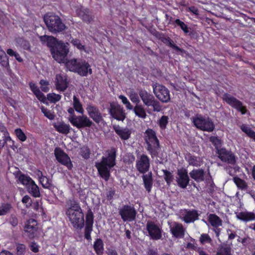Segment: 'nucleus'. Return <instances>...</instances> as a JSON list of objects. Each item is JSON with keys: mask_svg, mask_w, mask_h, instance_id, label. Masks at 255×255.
I'll return each mask as SVG.
<instances>
[{"mask_svg": "<svg viewBox=\"0 0 255 255\" xmlns=\"http://www.w3.org/2000/svg\"><path fill=\"white\" fill-rule=\"evenodd\" d=\"M116 150L112 149L107 155L103 156L102 159L96 163V167L100 175L107 181L110 177L111 170L115 165Z\"/></svg>", "mask_w": 255, "mask_h": 255, "instance_id": "1", "label": "nucleus"}, {"mask_svg": "<svg viewBox=\"0 0 255 255\" xmlns=\"http://www.w3.org/2000/svg\"><path fill=\"white\" fill-rule=\"evenodd\" d=\"M66 214L69 221L75 229H81L84 225V214L78 204H72L67 209Z\"/></svg>", "mask_w": 255, "mask_h": 255, "instance_id": "2", "label": "nucleus"}, {"mask_svg": "<svg viewBox=\"0 0 255 255\" xmlns=\"http://www.w3.org/2000/svg\"><path fill=\"white\" fill-rule=\"evenodd\" d=\"M66 68L70 71L78 73L82 76H86L92 72L90 64L80 59H73L66 63Z\"/></svg>", "mask_w": 255, "mask_h": 255, "instance_id": "3", "label": "nucleus"}, {"mask_svg": "<svg viewBox=\"0 0 255 255\" xmlns=\"http://www.w3.org/2000/svg\"><path fill=\"white\" fill-rule=\"evenodd\" d=\"M44 20L50 32L53 33L59 32L66 28L65 25L57 15L46 14L44 16Z\"/></svg>", "mask_w": 255, "mask_h": 255, "instance_id": "4", "label": "nucleus"}, {"mask_svg": "<svg viewBox=\"0 0 255 255\" xmlns=\"http://www.w3.org/2000/svg\"><path fill=\"white\" fill-rule=\"evenodd\" d=\"M139 96L143 104L147 107H152L153 111L158 112L161 110V106L159 103L155 99L153 95L148 93L146 91L140 90Z\"/></svg>", "mask_w": 255, "mask_h": 255, "instance_id": "5", "label": "nucleus"}, {"mask_svg": "<svg viewBox=\"0 0 255 255\" xmlns=\"http://www.w3.org/2000/svg\"><path fill=\"white\" fill-rule=\"evenodd\" d=\"M193 123L197 128L202 130L211 132L215 128L214 125L211 119L200 115H198L194 118Z\"/></svg>", "mask_w": 255, "mask_h": 255, "instance_id": "6", "label": "nucleus"}, {"mask_svg": "<svg viewBox=\"0 0 255 255\" xmlns=\"http://www.w3.org/2000/svg\"><path fill=\"white\" fill-rule=\"evenodd\" d=\"M145 140L147 144V149L152 155L157 153L159 148V141L157 139L155 132L152 129H147L145 131Z\"/></svg>", "mask_w": 255, "mask_h": 255, "instance_id": "7", "label": "nucleus"}, {"mask_svg": "<svg viewBox=\"0 0 255 255\" xmlns=\"http://www.w3.org/2000/svg\"><path fill=\"white\" fill-rule=\"evenodd\" d=\"M39 39L43 45L49 48H67L70 46L68 42L65 43L61 40H58L52 36H40Z\"/></svg>", "mask_w": 255, "mask_h": 255, "instance_id": "8", "label": "nucleus"}, {"mask_svg": "<svg viewBox=\"0 0 255 255\" xmlns=\"http://www.w3.org/2000/svg\"><path fill=\"white\" fill-rule=\"evenodd\" d=\"M69 121L73 126L78 128L90 127L92 124V122L86 116L71 115L69 118Z\"/></svg>", "mask_w": 255, "mask_h": 255, "instance_id": "9", "label": "nucleus"}, {"mask_svg": "<svg viewBox=\"0 0 255 255\" xmlns=\"http://www.w3.org/2000/svg\"><path fill=\"white\" fill-rule=\"evenodd\" d=\"M153 89L156 97L161 102L167 103L170 101L169 91L165 87L156 84L153 85Z\"/></svg>", "mask_w": 255, "mask_h": 255, "instance_id": "10", "label": "nucleus"}, {"mask_svg": "<svg viewBox=\"0 0 255 255\" xmlns=\"http://www.w3.org/2000/svg\"><path fill=\"white\" fill-rule=\"evenodd\" d=\"M54 154L57 160L61 164L71 169L73 164L69 156L61 148L56 147L54 150Z\"/></svg>", "mask_w": 255, "mask_h": 255, "instance_id": "11", "label": "nucleus"}, {"mask_svg": "<svg viewBox=\"0 0 255 255\" xmlns=\"http://www.w3.org/2000/svg\"><path fill=\"white\" fill-rule=\"evenodd\" d=\"M180 219L186 223L193 222L197 219L198 214L195 210H188L183 209L180 210L178 213Z\"/></svg>", "mask_w": 255, "mask_h": 255, "instance_id": "12", "label": "nucleus"}, {"mask_svg": "<svg viewBox=\"0 0 255 255\" xmlns=\"http://www.w3.org/2000/svg\"><path fill=\"white\" fill-rule=\"evenodd\" d=\"M119 213L124 221H131L134 219L136 212L133 207L125 206L120 209Z\"/></svg>", "mask_w": 255, "mask_h": 255, "instance_id": "13", "label": "nucleus"}, {"mask_svg": "<svg viewBox=\"0 0 255 255\" xmlns=\"http://www.w3.org/2000/svg\"><path fill=\"white\" fill-rule=\"evenodd\" d=\"M176 181L180 187L185 188L187 187L189 182L187 169L183 168L178 169Z\"/></svg>", "mask_w": 255, "mask_h": 255, "instance_id": "14", "label": "nucleus"}, {"mask_svg": "<svg viewBox=\"0 0 255 255\" xmlns=\"http://www.w3.org/2000/svg\"><path fill=\"white\" fill-rule=\"evenodd\" d=\"M146 229L152 239L157 240L161 238V228L153 222H148L146 224Z\"/></svg>", "mask_w": 255, "mask_h": 255, "instance_id": "15", "label": "nucleus"}, {"mask_svg": "<svg viewBox=\"0 0 255 255\" xmlns=\"http://www.w3.org/2000/svg\"><path fill=\"white\" fill-rule=\"evenodd\" d=\"M149 159L145 155L139 156L136 163V167L138 171L141 173L147 172L149 168Z\"/></svg>", "mask_w": 255, "mask_h": 255, "instance_id": "16", "label": "nucleus"}, {"mask_svg": "<svg viewBox=\"0 0 255 255\" xmlns=\"http://www.w3.org/2000/svg\"><path fill=\"white\" fill-rule=\"evenodd\" d=\"M68 49H51L53 58L58 63H66Z\"/></svg>", "mask_w": 255, "mask_h": 255, "instance_id": "17", "label": "nucleus"}, {"mask_svg": "<svg viewBox=\"0 0 255 255\" xmlns=\"http://www.w3.org/2000/svg\"><path fill=\"white\" fill-rule=\"evenodd\" d=\"M110 113L114 118L118 121H123L126 117L123 108L118 104L111 105Z\"/></svg>", "mask_w": 255, "mask_h": 255, "instance_id": "18", "label": "nucleus"}, {"mask_svg": "<svg viewBox=\"0 0 255 255\" xmlns=\"http://www.w3.org/2000/svg\"><path fill=\"white\" fill-rule=\"evenodd\" d=\"M217 153L219 158L222 161L231 164H234L235 162L234 155L231 151L226 150L225 148L218 149Z\"/></svg>", "mask_w": 255, "mask_h": 255, "instance_id": "19", "label": "nucleus"}, {"mask_svg": "<svg viewBox=\"0 0 255 255\" xmlns=\"http://www.w3.org/2000/svg\"><path fill=\"white\" fill-rule=\"evenodd\" d=\"M223 99L224 100H225L229 105L241 112L242 114H245L246 113V108L243 106L242 103L240 101L235 98L229 95L226 94L224 95Z\"/></svg>", "mask_w": 255, "mask_h": 255, "instance_id": "20", "label": "nucleus"}, {"mask_svg": "<svg viewBox=\"0 0 255 255\" xmlns=\"http://www.w3.org/2000/svg\"><path fill=\"white\" fill-rule=\"evenodd\" d=\"M37 229V221L33 219H29L24 226V231L27 233L28 236L30 238L34 237Z\"/></svg>", "mask_w": 255, "mask_h": 255, "instance_id": "21", "label": "nucleus"}, {"mask_svg": "<svg viewBox=\"0 0 255 255\" xmlns=\"http://www.w3.org/2000/svg\"><path fill=\"white\" fill-rule=\"evenodd\" d=\"M55 84L57 90L64 91L68 86L67 78L64 74H59L56 75Z\"/></svg>", "mask_w": 255, "mask_h": 255, "instance_id": "22", "label": "nucleus"}, {"mask_svg": "<svg viewBox=\"0 0 255 255\" xmlns=\"http://www.w3.org/2000/svg\"><path fill=\"white\" fill-rule=\"evenodd\" d=\"M170 229L172 235L176 238H182L184 235L185 230L181 224L176 222L169 223Z\"/></svg>", "mask_w": 255, "mask_h": 255, "instance_id": "23", "label": "nucleus"}, {"mask_svg": "<svg viewBox=\"0 0 255 255\" xmlns=\"http://www.w3.org/2000/svg\"><path fill=\"white\" fill-rule=\"evenodd\" d=\"M87 111L89 116L96 123H99L102 121V117L98 109L92 105H88Z\"/></svg>", "mask_w": 255, "mask_h": 255, "instance_id": "24", "label": "nucleus"}, {"mask_svg": "<svg viewBox=\"0 0 255 255\" xmlns=\"http://www.w3.org/2000/svg\"><path fill=\"white\" fill-rule=\"evenodd\" d=\"M11 140L6 128L3 125H0V148H2L6 142Z\"/></svg>", "mask_w": 255, "mask_h": 255, "instance_id": "25", "label": "nucleus"}, {"mask_svg": "<svg viewBox=\"0 0 255 255\" xmlns=\"http://www.w3.org/2000/svg\"><path fill=\"white\" fill-rule=\"evenodd\" d=\"M116 133L124 140L128 139L131 134V130L128 128H123L119 126L114 127Z\"/></svg>", "mask_w": 255, "mask_h": 255, "instance_id": "26", "label": "nucleus"}, {"mask_svg": "<svg viewBox=\"0 0 255 255\" xmlns=\"http://www.w3.org/2000/svg\"><path fill=\"white\" fill-rule=\"evenodd\" d=\"M79 16L85 21L90 22L93 20V17L89 10L87 8H81L77 11Z\"/></svg>", "mask_w": 255, "mask_h": 255, "instance_id": "27", "label": "nucleus"}, {"mask_svg": "<svg viewBox=\"0 0 255 255\" xmlns=\"http://www.w3.org/2000/svg\"><path fill=\"white\" fill-rule=\"evenodd\" d=\"M29 86L31 91L33 92L37 99L43 103H46L47 100L46 98L45 97L44 95L40 91L35 84L30 83Z\"/></svg>", "mask_w": 255, "mask_h": 255, "instance_id": "28", "label": "nucleus"}, {"mask_svg": "<svg viewBox=\"0 0 255 255\" xmlns=\"http://www.w3.org/2000/svg\"><path fill=\"white\" fill-rule=\"evenodd\" d=\"M190 177L197 182H200L204 179V172L203 169L193 170L189 173Z\"/></svg>", "mask_w": 255, "mask_h": 255, "instance_id": "29", "label": "nucleus"}, {"mask_svg": "<svg viewBox=\"0 0 255 255\" xmlns=\"http://www.w3.org/2000/svg\"><path fill=\"white\" fill-rule=\"evenodd\" d=\"M237 217L238 219L248 222L255 220V215L252 212L244 211L238 213Z\"/></svg>", "mask_w": 255, "mask_h": 255, "instance_id": "30", "label": "nucleus"}, {"mask_svg": "<svg viewBox=\"0 0 255 255\" xmlns=\"http://www.w3.org/2000/svg\"><path fill=\"white\" fill-rule=\"evenodd\" d=\"M54 128L58 132L63 134L68 133L70 129V126L63 122L55 124Z\"/></svg>", "mask_w": 255, "mask_h": 255, "instance_id": "31", "label": "nucleus"}, {"mask_svg": "<svg viewBox=\"0 0 255 255\" xmlns=\"http://www.w3.org/2000/svg\"><path fill=\"white\" fill-rule=\"evenodd\" d=\"M185 159L190 165L193 166H200L202 163L201 158L192 155L190 154H187L185 156Z\"/></svg>", "mask_w": 255, "mask_h": 255, "instance_id": "32", "label": "nucleus"}, {"mask_svg": "<svg viewBox=\"0 0 255 255\" xmlns=\"http://www.w3.org/2000/svg\"><path fill=\"white\" fill-rule=\"evenodd\" d=\"M28 192L34 197H39L40 195L39 188L34 181L27 186Z\"/></svg>", "mask_w": 255, "mask_h": 255, "instance_id": "33", "label": "nucleus"}, {"mask_svg": "<svg viewBox=\"0 0 255 255\" xmlns=\"http://www.w3.org/2000/svg\"><path fill=\"white\" fill-rule=\"evenodd\" d=\"M208 221L211 225L215 227H219L222 225V220L215 214H210L208 216Z\"/></svg>", "mask_w": 255, "mask_h": 255, "instance_id": "34", "label": "nucleus"}, {"mask_svg": "<svg viewBox=\"0 0 255 255\" xmlns=\"http://www.w3.org/2000/svg\"><path fill=\"white\" fill-rule=\"evenodd\" d=\"M143 180L146 190L149 192L151 190L152 185V179L151 173H148L143 175L142 176Z\"/></svg>", "mask_w": 255, "mask_h": 255, "instance_id": "35", "label": "nucleus"}, {"mask_svg": "<svg viewBox=\"0 0 255 255\" xmlns=\"http://www.w3.org/2000/svg\"><path fill=\"white\" fill-rule=\"evenodd\" d=\"M133 109L135 115L139 118L141 119H145L146 118V112L141 105L136 104Z\"/></svg>", "mask_w": 255, "mask_h": 255, "instance_id": "36", "label": "nucleus"}, {"mask_svg": "<svg viewBox=\"0 0 255 255\" xmlns=\"http://www.w3.org/2000/svg\"><path fill=\"white\" fill-rule=\"evenodd\" d=\"M183 246L188 249L196 250L197 248L195 246V241L193 238L189 236L185 238Z\"/></svg>", "mask_w": 255, "mask_h": 255, "instance_id": "37", "label": "nucleus"}, {"mask_svg": "<svg viewBox=\"0 0 255 255\" xmlns=\"http://www.w3.org/2000/svg\"><path fill=\"white\" fill-rule=\"evenodd\" d=\"M94 248L97 255H103L104 251L103 243L101 239H98L96 240L94 244Z\"/></svg>", "mask_w": 255, "mask_h": 255, "instance_id": "38", "label": "nucleus"}, {"mask_svg": "<svg viewBox=\"0 0 255 255\" xmlns=\"http://www.w3.org/2000/svg\"><path fill=\"white\" fill-rule=\"evenodd\" d=\"M19 182L23 185L27 186L33 180L31 179L29 176H26L23 174H20L17 176Z\"/></svg>", "mask_w": 255, "mask_h": 255, "instance_id": "39", "label": "nucleus"}, {"mask_svg": "<svg viewBox=\"0 0 255 255\" xmlns=\"http://www.w3.org/2000/svg\"><path fill=\"white\" fill-rule=\"evenodd\" d=\"M73 106L75 110L80 113L83 114L84 113V109L82 105L80 103L79 100L76 97H73Z\"/></svg>", "mask_w": 255, "mask_h": 255, "instance_id": "40", "label": "nucleus"}, {"mask_svg": "<svg viewBox=\"0 0 255 255\" xmlns=\"http://www.w3.org/2000/svg\"><path fill=\"white\" fill-rule=\"evenodd\" d=\"M138 95L139 94H138L133 90H130L128 93V95L129 97L130 101L132 103L136 104V105L138 104L140 102V99Z\"/></svg>", "mask_w": 255, "mask_h": 255, "instance_id": "41", "label": "nucleus"}, {"mask_svg": "<svg viewBox=\"0 0 255 255\" xmlns=\"http://www.w3.org/2000/svg\"><path fill=\"white\" fill-rule=\"evenodd\" d=\"M0 64L4 67H7L9 64L7 55L2 49H0Z\"/></svg>", "mask_w": 255, "mask_h": 255, "instance_id": "42", "label": "nucleus"}, {"mask_svg": "<svg viewBox=\"0 0 255 255\" xmlns=\"http://www.w3.org/2000/svg\"><path fill=\"white\" fill-rule=\"evenodd\" d=\"M241 128L243 132L255 141V132L249 127L243 125Z\"/></svg>", "mask_w": 255, "mask_h": 255, "instance_id": "43", "label": "nucleus"}, {"mask_svg": "<svg viewBox=\"0 0 255 255\" xmlns=\"http://www.w3.org/2000/svg\"><path fill=\"white\" fill-rule=\"evenodd\" d=\"M175 23L176 24V26H179L181 28V29L183 31L185 34H189V28L183 21H182L179 19H177L175 20Z\"/></svg>", "mask_w": 255, "mask_h": 255, "instance_id": "44", "label": "nucleus"}, {"mask_svg": "<svg viewBox=\"0 0 255 255\" xmlns=\"http://www.w3.org/2000/svg\"><path fill=\"white\" fill-rule=\"evenodd\" d=\"M14 134L17 138L21 142L25 141L27 139L25 134L20 128H17L14 130Z\"/></svg>", "mask_w": 255, "mask_h": 255, "instance_id": "45", "label": "nucleus"}, {"mask_svg": "<svg viewBox=\"0 0 255 255\" xmlns=\"http://www.w3.org/2000/svg\"><path fill=\"white\" fill-rule=\"evenodd\" d=\"M12 208V206L9 203L2 204L0 206V216H2L6 214Z\"/></svg>", "mask_w": 255, "mask_h": 255, "instance_id": "46", "label": "nucleus"}, {"mask_svg": "<svg viewBox=\"0 0 255 255\" xmlns=\"http://www.w3.org/2000/svg\"><path fill=\"white\" fill-rule=\"evenodd\" d=\"M40 174L42 175V173L40 172ZM39 181L41 183L42 185L44 188H49L51 186V181L46 176L41 175L39 177Z\"/></svg>", "mask_w": 255, "mask_h": 255, "instance_id": "47", "label": "nucleus"}, {"mask_svg": "<svg viewBox=\"0 0 255 255\" xmlns=\"http://www.w3.org/2000/svg\"><path fill=\"white\" fill-rule=\"evenodd\" d=\"M61 96L59 94L55 93H49L47 95V99L52 103H56L60 100Z\"/></svg>", "mask_w": 255, "mask_h": 255, "instance_id": "48", "label": "nucleus"}, {"mask_svg": "<svg viewBox=\"0 0 255 255\" xmlns=\"http://www.w3.org/2000/svg\"><path fill=\"white\" fill-rule=\"evenodd\" d=\"M199 241L202 244L206 243L211 244L212 240L210 236L207 234H203L201 235Z\"/></svg>", "mask_w": 255, "mask_h": 255, "instance_id": "49", "label": "nucleus"}, {"mask_svg": "<svg viewBox=\"0 0 255 255\" xmlns=\"http://www.w3.org/2000/svg\"><path fill=\"white\" fill-rule=\"evenodd\" d=\"M41 110L42 112L43 113L44 116L49 119L50 120H53L54 119V115L53 113L50 110L47 109L44 107H41Z\"/></svg>", "mask_w": 255, "mask_h": 255, "instance_id": "50", "label": "nucleus"}, {"mask_svg": "<svg viewBox=\"0 0 255 255\" xmlns=\"http://www.w3.org/2000/svg\"><path fill=\"white\" fill-rule=\"evenodd\" d=\"M234 181L237 187L241 189H244L246 187V184L245 182L242 180L241 179L235 177L234 178Z\"/></svg>", "mask_w": 255, "mask_h": 255, "instance_id": "51", "label": "nucleus"}, {"mask_svg": "<svg viewBox=\"0 0 255 255\" xmlns=\"http://www.w3.org/2000/svg\"><path fill=\"white\" fill-rule=\"evenodd\" d=\"M164 175V179L166 183L169 185L173 181V176L172 173L167 170H163Z\"/></svg>", "mask_w": 255, "mask_h": 255, "instance_id": "52", "label": "nucleus"}, {"mask_svg": "<svg viewBox=\"0 0 255 255\" xmlns=\"http://www.w3.org/2000/svg\"><path fill=\"white\" fill-rule=\"evenodd\" d=\"M16 46L22 47L23 48H29V44L28 41L23 38H20L16 40Z\"/></svg>", "mask_w": 255, "mask_h": 255, "instance_id": "53", "label": "nucleus"}, {"mask_svg": "<svg viewBox=\"0 0 255 255\" xmlns=\"http://www.w3.org/2000/svg\"><path fill=\"white\" fill-rule=\"evenodd\" d=\"M217 255H231V249L228 247H222L218 251Z\"/></svg>", "mask_w": 255, "mask_h": 255, "instance_id": "54", "label": "nucleus"}, {"mask_svg": "<svg viewBox=\"0 0 255 255\" xmlns=\"http://www.w3.org/2000/svg\"><path fill=\"white\" fill-rule=\"evenodd\" d=\"M210 140L215 146L217 152H218V149H220V146L222 144L221 140L216 137H211L210 138Z\"/></svg>", "mask_w": 255, "mask_h": 255, "instance_id": "55", "label": "nucleus"}, {"mask_svg": "<svg viewBox=\"0 0 255 255\" xmlns=\"http://www.w3.org/2000/svg\"><path fill=\"white\" fill-rule=\"evenodd\" d=\"M168 118L167 116H162L159 121V124L161 128H165L166 125L168 123Z\"/></svg>", "mask_w": 255, "mask_h": 255, "instance_id": "56", "label": "nucleus"}, {"mask_svg": "<svg viewBox=\"0 0 255 255\" xmlns=\"http://www.w3.org/2000/svg\"><path fill=\"white\" fill-rule=\"evenodd\" d=\"M21 201L26 207H29L31 205L32 200L31 198L28 195L24 196L22 198Z\"/></svg>", "mask_w": 255, "mask_h": 255, "instance_id": "57", "label": "nucleus"}, {"mask_svg": "<svg viewBox=\"0 0 255 255\" xmlns=\"http://www.w3.org/2000/svg\"><path fill=\"white\" fill-rule=\"evenodd\" d=\"M7 54L10 56H14L15 58V59L19 62L22 61V59L20 57L19 54L18 53H16L12 49H7Z\"/></svg>", "mask_w": 255, "mask_h": 255, "instance_id": "58", "label": "nucleus"}, {"mask_svg": "<svg viewBox=\"0 0 255 255\" xmlns=\"http://www.w3.org/2000/svg\"><path fill=\"white\" fill-rule=\"evenodd\" d=\"M40 84L41 85V90L45 92H47L49 91V89L48 87L49 85V83L47 81L42 80L40 82Z\"/></svg>", "mask_w": 255, "mask_h": 255, "instance_id": "59", "label": "nucleus"}, {"mask_svg": "<svg viewBox=\"0 0 255 255\" xmlns=\"http://www.w3.org/2000/svg\"><path fill=\"white\" fill-rule=\"evenodd\" d=\"M39 246L35 243L32 242L30 245V250L34 253H37L39 251Z\"/></svg>", "mask_w": 255, "mask_h": 255, "instance_id": "60", "label": "nucleus"}, {"mask_svg": "<svg viewBox=\"0 0 255 255\" xmlns=\"http://www.w3.org/2000/svg\"><path fill=\"white\" fill-rule=\"evenodd\" d=\"M9 223L12 226H16L18 224V220L17 218L13 215L11 216L9 219Z\"/></svg>", "mask_w": 255, "mask_h": 255, "instance_id": "61", "label": "nucleus"}, {"mask_svg": "<svg viewBox=\"0 0 255 255\" xmlns=\"http://www.w3.org/2000/svg\"><path fill=\"white\" fill-rule=\"evenodd\" d=\"M16 249L18 254H21L24 252L25 246L23 244H19L17 246Z\"/></svg>", "mask_w": 255, "mask_h": 255, "instance_id": "62", "label": "nucleus"}, {"mask_svg": "<svg viewBox=\"0 0 255 255\" xmlns=\"http://www.w3.org/2000/svg\"><path fill=\"white\" fill-rule=\"evenodd\" d=\"M72 46L77 47V48H84V46L82 45L78 40L75 39L71 41Z\"/></svg>", "mask_w": 255, "mask_h": 255, "instance_id": "63", "label": "nucleus"}, {"mask_svg": "<svg viewBox=\"0 0 255 255\" xmlns=\"http://www.w3.org/2000/svg\"><path fill=\"white\" fill-rule=\"evenodd\" d=\"M93 216L92 215L89 214L86 216V224L93 225Z\"/></svg>", "mask_w": 255, "mask_h": 255, "instance_id": "64", "label": "nucleus"}]
</instances>
